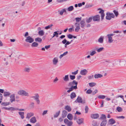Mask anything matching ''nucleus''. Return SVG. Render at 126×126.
<instances>
[{"mask_svg": "<svg viewBox=\"0 0 126 126\" xmlns=\"http://www.w3.org/2000/svg\"><path fill=\"white\" fill-rule=\"evenodd\" d=\"M116 110L118 111L119 112H121L123 111L122 109L120 107H117L116 108Z\"/></svg>", "mask_w": 126, "mask_h": 126, "instance_id": "nucleus-34", "label": "nucleus"}, {"mask_svg": "<svg viewBox=\"0 0 126 126\" xmlns=\"http://www.w3.org/2000/svg\"><path fill=\"white\" fill-rule=\"evenodd\" d=\"M38 43L36 42H34L32 44L31 46L32 47H36L38 46Z\"/></svg>", "mask_w": 126, "mask_h": 126, "instance_id": "nucleus-35", "label": "nucleus"}, {"mask_svg": "<svg viewBox=\"0 0 126 126\" xmlns=\"http://www.w3.org/2000/svg\"><path fill=\"white\" fill-rule=\"evenodd\" d=\"M68 38L69 39H72L73 38V36L72 34H69L67 35Z\"/></svg>", "mask_w": 126, "mask_h": 126, "instance_id": "nucleus-59", "label": "nucleus"}, {"mask_svg": "<svg viewBox=\"0 0 126 126\" xmlns=\"http://www.w3.org/2000/svg\"><path fill=\"white\" fill-rule=\"evenodd\" d=\"M73 27L74 26H72V28H69L68 31L69 32H72V31H74V29H73Z\"/></svg>", "mask_w": 126, "mask_h": 126, "instance_id": "nucleus-61", "label": "nucleus"}, {"mask_svg": "<svg viewBox=\"0 0 126 126\" xmlns=\"http://www.w3.org/2000/svg\"><path fill=\"white\" fill-rule=\"evenodd\" d=\"M77 22H79L81 20V17H77L75 18Z\"/></svg>", "mask_w": 126, "mask_h": 126, "instance_id": "nucleus-63", "label": "nucleus"}, {"mask_svg": "<svg viewBox=\"0 0 126 126\" xmlns=\"http://www.w3.org/2000/svg\"><path fill=\"white\" fill-rule=\"evenodd\" d=\"M92 125L93 126H98L99 124L96 121L94 120L92 122Z\"/></svg>", "mask_w": 126, "mask_h": 126, "instance_id": "nucleus-28", "label": "nucleus"}, {"mask_svg": "<svg viewBox=\"0 0 126 126\" xmlns=\"http://www.w3.org/2000/svg\"><path fill=\"white\" fill-rule=\"evenodd\" d=\"M58 12H59V14L61 15L62 16L64 13L65 12L66 13V11L65 9H62L60 11H58Z\"/></svg>", "mask_w": 126, "mask_h": 126, "instance_id": "nucleus-22", "label": "nucleus"}, {"mask_svg": "<svg viewBox=\"0 0 126 126\" xmlns=\"http://www.w3.org/2000/svg\"><path fill=\"white\" fill-rule=\"evenodd\" d=\"M89 84V86L91 87H93L96 85V83L94 82L90 83Z\"/></svg>", "mask_w": 126, "mask_h": 126, "instance_id": "nucleus-43", "label": "nucleus"}, {"mask_svg": "<svg viewBox=\"0 0 126 126\" xmlns=\"http://www.w3.org/2000/svg\"><path fill=\"white\" fill-rule=\"evenodd\" d=\"M78 71L79 70H77L76 71L74 72H72L71 73L72 74L74 75H76L78 74Z\"/></svg>", "mask_w": 126, "mask_h": 126, "instance_id": "nucleus-56", "label": "nucleus"}, {"mask_svg": "<svg viewBox=\"0 0 126 126\" xmlns=\"http://www.w3.org/2000/svg\"><path fill=\"white\" fill-rule=\"evenodd\" d=\"M107 123L106 120H103L100 124V126H105Z\"/></svg>", "mask_w": 126, "mask_h": 126, "instance_id": "nucleus-15", "label": "nucleus"}, {"mask_svg": "<svg viewBox=\"0 0 126 126\" xmlns=\"http://www.w3.org/2000/svg\"><path fill=\"white\" fill-rule=\"evenodd\" d=\"M92 92V91L90 89L88 90L86 92V93L87 94H90Z\"/></svg>", "mask_w": 126, "mask_h": 126, "instance_id": "nucleus-60", "label": "nucleus"}, {"mask_svg": "<svg viewBox=\"0 0 126 126\" xmlns=\"http://www.w3.org/2000/svg\"><path fill=\"white\" fill-rule=\"evenodd\" d=\"M59 80V79L57 77H56L53 80V82L54 83H56Z\"/></svg>", "mask_w": 126, "mask_h": 126, "instance_id": "nucleus-52", "label": "nucleus"}, {"mask_svg": "<svg viewBox=\"0 0 126 126\" xmlns=\"http://www.w3.org/2000/svg\"><path fill=\"white\" fill-rule=\"evenodd\" d=\"M97 97L99 99H103L105 98L106 96L104 95H98Z\"/></svg>", "mask_w": 126, "mask_h": 126, "instance_id": "nucleus-33", "label": "nucleus"}, {"mask_svg": "<svg viewBox=\"0 0 126 126\" xmlns=\"http://www.w3.org/2000/svg\"><path fill=\"white\" fill-rule=\"evenodd\" d=\"M98 42L100 43H102L103 42V38L102 37H100L98 39Z\"/></svg>", "mask_w": 126, "mask_h": 126, "instance_id": "nucleus-45", "label": "nucleus"}, {"mask_svg": "<svg viewBox=\"0 0 126 126\" xmlns=\"http://www.w3.org/2000/svg\"><path fill=\"white\" fill-rule=\"evenodd\" d=\"M85 113H87L88 110V106H86L85 107Z\"/></svg>", "mask_w": 126, "mask_h": 126, "instance_id": "nucleus-64", "label": "nucleus"}, {"mask_svg": "<svg viewBox=\"0 0 126 126\" xmlns=\"http://www.w3.org/2000/svg\"><path fill=\"white\" fill-rule=\"evenodd\" d=\"M25 41L27 42L32 43L33 42L34 39L32 38L31 36H29L26 37Z\"/></svg>", "mask_w": 126, "mask_h": 126, "instance_id": "nucleus-2", "label": "nucleus"}, {"mask_svg": "<svg viewBox=\"0 0 126 126\" xmlns=\"http://www.w3.org/2000/svg\"><path fill=\"white\" fill-rule=\"evenodd\" d=\"M67 118L70 120H71L73 119V116L71 114L69 113L67 116Z\"/></svg>", "mask_w": 126, "mask_h": 126, "instance_id": "nucleus-27", "label": "nucleus"}, {"mask_svg": "<svg viewBox=\"0 0 126 126\" xmlns=\"http://www.w3.org/2000/svg\"><path fill=\"white\" fill-rule=\"evenodd\" d=\"M53 26V25L52 24L49 25L47 26L46 27H45V29L46 30L48 29H49L50 27H52Z\"/></svg>", "mask_w": 126, "mask_h": 126, "instance_id": "nucleus-47", "label": "nucleus"}, {"mask_svg": "<svg viewBox=\"0 0 126 126\" xmlns=\"http://www.w3.org/2000/svg\"><path fill=\"white\" fill-rule=\"evenodd\" d=\"M88 72L87 71L86 69H84L81 70L80 72L81 75L83 76H85Z\"/></svg>", "mask_w": 126, "mask_h": 126, "instance_id": "nucleus-12", "label": "nucleus"}, {"mask_svg": "<svg viewBox=\"0 0 126 126\" xmlns=\"http://www.w3.org/2000/svg\"><path fill=\"white\" fill-rule=\"evenodd\" d=\"M34 115V113L32 112L28 113L27 114L26 118L28 119H29L31 117L33 116Z\"/></svg>", "mask_w": 126, "mask_h": 126, "instance_id": "nucleus-7", "label": "nucleus"}, {"mask_svg": "<svg viewBox=\"0 0 126 126\" xmlns=\"http://www.w3.org/2000/svg\"><path fill=\"white\" fill-rule=\"evenodd\" d=\"M58 62V59L57 58H55L53 60V64L54 65H56Z\"/></svg>", "mask_w": 126, "mask_h": 126, "instance_id": "nucleus-21", "label": "nucleus"}, {"mask_svg": "<svg viewBox=\"0 0 126 126\" xmlns=\"http://www.w3.org/2000/svg\"><path fill=\"white\" fill-rule=\"evenodd\" d=\"M74 8L73 6H71L69 7L66 10L69 11H71L73 10Z\"/></svg>", "mask_w": 126, "mask_h": 126, "instance_id": "nucleus-32", "label": "nucleus"}, {"mask_svg": "<svg viewBox=\"0 0 126 126\" xmlns=\"http://www.w3.org/2000/svg\"><path fill=\"white\" fill-rule=\"evenodd\" d=\"M47 112L48 110H47L44 111L42 113V115H45L47 113Z\"/></svg>", "mask_w": 126, "mask_h": 126, "instance_id": "nucleus-62", "label": "nucleus"}, {"mask_svg": "<svg viewBox=\"0 0 126 126\" xmlns=\"http://www.w3.org/2000/svg\"><path fill=\"white\" fill-rule=\"evenodd\" d=\"M35 41L36 42H39L41 43L42 41V39L41 38L38 37L35 39Z\"/></svg>", "mask_w": 126, "mask_h": 126, "instance_id": "nucleus-40", "label": "nucleus"}, {"mask_svg": "<svg viewBox=\"0 0 126 126\" xmlns=\"http://www.w3.org/2000/svg\"><path fill=\"white\" fill-rule=\"evenodd\" d=\"M99 117V114L97 113L91 114V117L93 119H97Z\"/></svg>", "mask_w": 126, "mask_h": 126, "instance_id": "nucleus-10", "label": "nucleus"}, {"mask_svg": "<svg viewBox=\"0 0 126 126\" xmlns=\"http://www.w3.org/2000/svg\"><path fill=\"white\" fill-rule=\"evenodd\" d=\"M107 14L108 15L110 16L111 18L112 17V18H114L115 17L114 15L112 13H107Z\"/></svg>", "mask_w": 126, "mask_h": 126, "instance_id": "nucleus-38", "label": "nucleus"}, {"mask_svg": "<svg viewBox=\"0 0 126 126\" xmlns=\"http://www.w3.org/2000/svg\"><path fill=\"white\" fill-rule=\"evenodd\" d=\"M77 88V85H75L74 86H72L71 87L69 88V90L67 91V92L69 93L70 92L73 91L74 89H76Z\"/></svg>", "mask_w": 126, "mask_h": 126, "instance_id": "nucleus-13", "label": "nucleus"}, {"mask_svg": "<svg viewBox=\"0 0 126 126\" xmlns=\"http://www.w3.org/2000/svg\"><path fill=\"white\" fill-rule=\"evenodd\" d=\"M76 96V94L74 92H72L70 95V98L71 99H73Z\"/></svg>", "mask_w": 126, "mask_h": 126, "instance_id": "nucleus-24", "label": "nucleus"}, {"mask_svg": "<svg viewBox=\"0 0 126 126\" xmlns=\"http://www.w3.org/2000/svg\"><path fill=\"white\" fill-rule=\"evenodd\" d=\"M20 116L21 117L22 119H23L24 117V112H18Z\"/></svg>", "mask_w": 126, "mask_h": 126, "instance_id": "nucleus-25", "label": "nucleus"}, {"mask_svg": "<svg viewBox=\"0 0 126 126\" xmlns=\"http://www.w3.org/2000/svg\"><path fill=\"white\" fill-rule=\"evenodd\" d=\"M93 6V5L91 4H88L86 5V8H88L90 7H92Z\"/></svg>", "mask_w": 126, "mask_h": 126, "instance_id": "nucleus-50", "label": "nucleus"}, {"mask_svg": "<svg viewBox=\"0 0 126 126\" xmlns=\"http://www.w3.org/2000/svg\"><path fill=\"white\" fill-rule=\"evenodd\" d=\"M75 25L76 27V28L75 29V31L76 32H78L80 29V23L78 22L76 23L75 24Z\"/></svg>", "mask_w": 126, "mask_h": 126, "instance_id": "nucleus-6", "label": "nucleus"}, {"mask_svg": "<svg viewBox=\"0 0 126 126\" xmlns=\"http://www.w3.org/2000/svg\"><path fill=\"white\" fill-rule=\"evenodd\" d=\"M96 53V52L95 50L91 51L90 52V55L91 56H93Z\"/></svg>", "mask_w": 126, "mask_h": 126, "instance_id": "nucleus-44", "label": "nucleus"}, {"mask_svg": "<svg viewBox=\"0 0 126 126\" xmlns=\"http://www.w3.org/2000/svg\"><path fill=\"white\" fill-rule=\"evenodd\" d=\"M64 122L68 126H71L73 124V123L72 121H69L66 118L64 119Z\"/></svg>", "mask_w": 126, "mask_h": 126, "instance_id": "nucleus-4", "label": "nucleus"}, {"mask_svg": "<svg viewBox=\"0 0 126 126\" xmlns=\"http://www.w3.org/2000/svg\"><path fill=\"white\" fill-rule=\"evenodd\" d=\"M94 75L89 76L88 77V78L89 80H91L94 79Z\"/></svg>", "mask_w": 126, "mask_h": 126, "instance_id": "nucleus-48", "label": "nucleus"}, {"mask_svg": "<svg viewBox=\"0 0 126 126\" xmlns=\"http://www.w3.org/2000/svg\"><path fill=\"white\" fill-rule=\"evenodd\" d=\"M108 123L110 125H113L116 123L115 121L112 118L110 119L108 121Z\"/></svg>", "mask_w": 126, "mask_h": 126, "instance_id": "nucleus-16", "label": "nucleus"}, {"mask_svg": "<svg viewBox=\"0 0 126 126\" xmlns=\"http://www.w3.org/2000/svg\"><path fill=\"white\" fill-rule=\"evenodd\" d=\"M103 77V75L101 74H96L94 75V77L95 79H97L98 78H101Z\"/></svg>", "mask_w": 126, "mask_h": 126, "instance_id": "nucleus-23", "label": "nucleus"}, {"mask_svg": "<svg viewBox=\"0 0 126 126\" xmlns=\"http://www.w3.org/2000/svg\"><path fill=\"white\" fill-rule=\"evenodd\" d=\"M85 4V2H83L82 3H80L78 4V6L79 7H80L82 6V5H84Z\"/></svg>", "mask_w": 126, "mask_h": 126, "instance_id": "nucleus-54", "label": "nucleus"}, {"mask_svg": "<svg viewBox=\"0 0 126 126\" xmlns=\"http://www.w3.org/2000/svg\"><path fill=\"white\" fill-rule=\"evenodd\" d=\"M39 95L38 94H36L35 96H33L32 97L35 100H36L37 98H38Z\"/></svg>", "mask_w": 126, "mask_h": 126, "instance_id": "nucleus-53", "label": "nucleus"}, {"mask_svg": "<svg viewBox=\"0 0 126 126\" xmlns=\"http://www.w3.org/2000/svg\"><path fill=\"white\" fill-rule=\"evenodd\" d=\"M63 81L65 82H67L69 80V75H65L63 78Z\"/></svg>", "mask_w": 126, "mask_h": 126, "instance_id": "nucleus-8", "label": "nucleus"}, {"mask_svg": "<svg viewBox=\"0 0 126 126\" xmlns=\"http://www.w3.org/2000/svg\"><path fill=\"white\" fill-rule=\"evenodd\" d=\"M60 113V111L59 110L58 111L56 112V113L54 114V118H57L58 117V116L59 115Z\"/></svg>", "mask_w": 126, "mask_h": 126, "instance_id": "nucleus-31", "label": "nucleus"}, {"mask_svg": "<svg viewBox=\"0 0 126 126\" xmlns=\"http://www.w3.org/2000/svg\"><path fill=\"white\" fill-rule=\"evenodd\" d=\"M30 122L32 123H35L37 122V120L35 117L33 116L32 117L30 120Z\"/></svg>", "mask_w": 126, "mask_h": 126, "instance_id": "nucleus-11", "label": "nucleus"}, {"mask_svg": "<svg viewBox=\"0 0 126 126\" xmlns=\"http://www.w3.org/2000/svg\"><path fill=\"white\" fill-rule=\"evenodd\" d=\"M77 102L79 103H82V100L81 98L80 97L78 96L77 99L75 101V102Z\"/></svg>", "mask_w": 126, "mask_h": 126, "instance_id": "nucleus-17", "label": "nucleus"}, {"mask_svg": "<svg viewBox=\"0 0 126 126\" xmlns=\"http://www.w3.org/2000/svg\"><path fill=\"white\" fill-rule=\"evenodd\" d=\"M81 25V27L82 28H83L85 26V22L84 21L82 20L80 22Z\"/></svg>", "mask_w": 126, "mask_h": 126, "instance_id": "nucleus-36", "label": "nucleus"}, {"mask_svg": "<svg viewBox=\"0 0 126 126\" xmlns=\"http://www.w3.org/2000/svg\"><path fill=\"white\" fill-rule=\"evenodd\" d=\"M31 69L28 67H26L24 69V71L26 72H29L30 71Z\"/></svg>", "mask_w": 126, "mask_h": 126, "instance_id": "nucleus-46", "label": "nucleus"}, {"mask_svg": "<svg viewBox=\"0 0 126 126\" xmlns=\"http://www.w3.org/2000/svg\"><path fill=\"white\" fill-rule=\"evenodd\" d=\"M70 79L71 80H73L75 79V76L70 75H69Z\"/></svg>", "mask_w": 126, "mask_h": 126, "instance_id": "nucleus-51", "label": "nucleus"}, {"mask_svg": "<svg viewBox=\"0 0 126 126\" xmlns=\"http://www.w3.org/2000/svg\"><path fill=\"white\" fill-rule=\"evenodd\" d=\"M100 19V16L98 15L95 16L93 17V20L94 21H99Z\"/></svg>", "mask_w": 126, "mask_h": 126, "instance_id": "nucleus-14", "label": "nucleus"}, {"mask_svg": "<svg viewBox=\"0 0 126 126\" xmlns=\"http://www.w3.org/2000/svg\"><path fill=\"white\" fill-rule=\"evenodd\" d=\"M100 119L102 120L105 119L106 120V116L105 115L102 114L101 115V116L100 117Z\"/></svg>", "mask_w": 126, "mask_h": 126, "instance_id": "nucleus-29", "label": "nucleus"}, {"mask_svg": "<svg viewBox=\"0 0 126 126\" xmlns=\"http://www.w3.org/2000/svg\"><path fill=\"white\" fill-rule=\"evenodd\" d=\"M83 121L84 119L82 118H79L77 120V122L79 125H80L83 124Z\"/></svg>", "mask_w": 126, "mask_h": 126, "instance_id": "nucleus-9", "label": "nucleus"}, {"mask_svg": "<svg viewBox=\"0 0 126 126\" xmlns=\"http://www.w3.org/2000/svg\"><path fill=\"white\" fill-rule=\"evenodd\" d=\"M10 104V102H2L1 103V105H2L3 106H6Z\"/></svg>", "mask_w": 126, "mask_h": 126, "instance_id": "nucleus-39", "label": "nucleus"}, {"mask_svg": "<svg viewBox=\"0 0 126 126\" xmlns=\"http://www.w3.org/2000/svg\"><path fill=\"white\" fill-rule=\"evenodd\" d=\"M113 12L114 13L116 17H117L119 14L118 11H116V10H114L113 11Z\"/></svg>", "mask_w": 126, "mask_h": 126, "instance_id": "nucleus-41", "label": "nucleus"}, {"mask_svg": "<svg viewBox=\"0 0 126 126\" xmlns=\"http://www.w3.org/2000/svg\"><path fill=\"white\" fill-rule=\"evenodd\" d=\"M114 35V34H108L107 35L108 38V42L109 43H111L113 41L112 39V37Z\"/></svg>", "mask_w": 126, "mask_h": 126, "instance_id": "nucleus-3", "label": "nucleus"}, {"mask_svg": "<svg viewBox=\"0 0 126 126\" xmlns=\"http://www.w3.org/2000/svg\"><path fill=\"white\" fill-rule=\"evenodd\" d=\"M18 93L20 95L27 97L30 96V94L29 93L24 90H19L18 91Z\"/></svg>", "mask_w": 126, "mask_h": 126, "instance_id": "nucleus-1", "label": "nucleus"}, {"mask_svg": "<svg viewBox=\"0 0 126 126\" xmlns=\"http://www.w3.org/2000/svg\"><path fill=\"white\" fill-rule=\"evenodd\" d=\"M10 101L11 103H12L13 102L16 101L15 99V95L14 94H12L10 96Z\"/></svg>", "mask_w": 126, "mask_h": 126, "instance_id": "nucleus-5", "label": "nucleus"}, {"mask_svg": "<svg viewBox=\"0 0 126 126\" xmlns=\"http://www.w3.org/2000/svg\"><path fill=\"white\" fill-rule=\"evenodd\" d=\"M67 114V112L65 110H63L62 111V116L63 118L65 117Z\"/></svg>", "mask_w": 126, "mask_h": 126, "instance_id": "nucleus-19", "label": "nucleus"}, {"mask_svg": "<svg viewBox=\"0 0 126 126\" xmlns=\"http://www.w3.org/2000/svg\"><path fill=\"white\" fill-rule=\"evenodd\" d=\"M34 103L33 102H31L30 105V107L31 108H33L34 107Z\"/></svg>", "mask_w": 126, "mask_h": 126, "instance_id": "nucleus-57", "label": "nucleus"}, {"mask_svg": "<svg viewBox=\"0 0 126 126\" xmlns=\"http://www.w3.org/2000/svg\"><path fill=\"white\" fill-rule=\"evenodd\" d=\"M4 96L5 97H7L10 95L11 93L8 92H4Z\"/></svg>", "mask_w": 126, "mask_h": 126, "instance_id": "nucleus-30", "label": "nucleus"}, {"mask_svg": "<svg viewBox=\"0 0 126 126\" xmlns=\"http://www.w3.org/2000/svg\"><path fill=\"white\" fill-rule=\"evenodd\" d=\"M64 109L66 110H67L68 112L70 111L71 110V109L70 107L68 105H67L65 106Z\"/></svg>", "mask_w": 126, "mask_h": 126, "instance_id": "nucleus-20", "label": "nucleus"}, {"mask_svg": "<svg viewBox=\"0 0 126 126\" xmlns=\"http://www.w3.org/2000/svg\"><path fill=\"white\" fill-rule=\"evenodd\" d=\"M104 48L103 47L99 48L97 49V51L98 52H99L102 51L103 49Z\"/></svg>", "mask_w": 126, "mask_h": 126, "instance_id": "nucleus-55", "label": "nucleus"}, {"mask_svg": "<svg viewBox=\"0 0 126 126\" xmlns=\"http://www.w3.org/2000/svg\"><path fill=\"white\" fill-rule=\"evenodd\" d=\"M58 31H56L54 32L53 34V36L52 37V38L56 36V37H58V33L57 32Z\"/></svg>", "mask_w": 126, "mask_h": 126, "instance_id": "nucleus-37", "label": "nucleus"}, {"mask_svg": "<svg viewBox=\"0 0 126 126\" xmlns=\"http://www.w3.org/2000/svg\"><path fill=\"white\" fill-rule=\"evenodd\" d=\"M17 108H14L13 107L9 108V110L11 111H14L17 110Z\"/></svg>", "mask_w": 126, "mask_h": 126, "instance_id": "nucleus-42", "label": "nucleus"}, {"mask_svg": "<svg viewBox=\"0 0 126 126\" xmlns=\"http://www.w3.org/2000/svg\"><path fill=\"white\" fill-rule=\"evenodd\" d=\"M92 17H89L87 19L86 21L87 23L90 22L92 20Z\"/></svg>", "mask_w": 126, "mask_h": 126, "instance_id": "nucleus-49", "label": "nucleus"}, {"mask_svg": "<svg viewBox=\"0 0 126 126\" xmlns=\"http://www.w3.org/2000/svg\"><path fill=\"white\" fill-rule=\"evenodd\" d=\"M38 34L41 36H43L44 34V32L43 30H41V31H39L38 32Z\"/></svg>", "mask_w": 126, "mask_h": 126, "instance_id": "nucleus-26", "label": "nucleus"}, {"mask_svg": "<svg viewBox=\"0 0 126 126\" xmlns=\"http://www.w3.org/2000/svg\"><path fill=\"white\" fill-rule=\"evenodd\" d=\"M104 12V11L103 10H101L99 12V13L101 14V19L102 20L103 19L104 17L105 16Z\"/></svg>", "mask_w": 126, "mask_h": 126, "instance_id": "nucleus-18", "label": "nucleus"}, {"mask_svg": "<svg viewBox=\"0 0 126 126\" xmlns=\"http://www.w3.org/2000/svg\"><path fill=\"white\" fill-rule=\"evenodd\" d=\"M107 16L106 17V19L108 20H110L111 19V18L110 16H109L108 15L106 14Z\"/></svg>", "mask_w": 126, "mask_h": 126, "instance_id": "nucleus-58", "label": "nucleus"}]
</instances>
